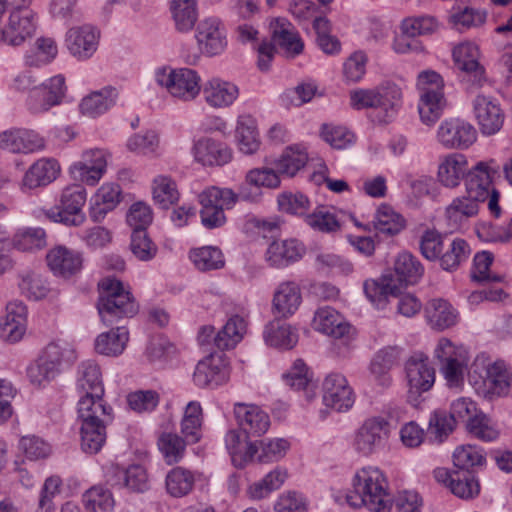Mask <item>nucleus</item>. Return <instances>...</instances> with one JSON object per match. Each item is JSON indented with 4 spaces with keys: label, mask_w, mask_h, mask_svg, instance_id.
<instances>
[{
    "label": "nucleus",
    "mask_w": 512,
    "mask_h": 512,
    "mask_svg": "<svg viewBox=\"0 0 512 512\" xmlns=\"http://www.w3.org/2000/svg\"><path fill=\"white\" fill-rule=\"evenodd\" d=\"M32 0H0V19L7 20L0 26V39L9 46H20L35 35L38 15L31 8Z\"/></svg>",
    "instance_id": "f03ea898"
},
{
    "label": "nucleus",
    "mask_w": 512,
    "mask_h": 512,
    "mask_svg": "<svg viewBox=\"0 0 512 512\" xmlns=\"http://www.w3.org/2000/svg\"><path fill=\"white\" fill-rule=\"evenodd\" d=\"M246 329L247 322L243 317L239 315L232 316L215 335V346L220 350L234 348L243 339Z\"/></svg>",
    "instance_id": "c03bdc74"
},
{
    "label": "nucleus",
    "mask_w": 512,
    "mask_h": 512,
    "mask_svg": "<svg viewBox=\"0 0 512 512\" xmlns=\"http://www.w3.org/2000/svg\"><path fill=\"white\" fill-rule=\"evenodd\" d=\"M121 189L116 183H105L92 199L90 217L94 222L102 221L120 202Z\"/></svg>",
    "instance_id": "f704fd0d"
},
{
    "label": "nucleus",
    "mask_w": 512,
    "mask_h": 512,
    "mask_svg": "<svg viewBox=\"0 0 512 512\" xmlns=\"http://www.w3.org/2000/svg\"><path fill=\"white\" fill-rule=\"evenodd\" d=\"M424 267L416 256L410 252L400 253L394 262V275L392 276L399 290L408 285H414L422 278Z\"/></svg>",
    "instance_id": "72a5a7b5"
},
{
    "label": "nucleus",
    "mask_w": 512,
    "mask_h": 512,
    "mask_svg": "<svg viewBox=\"0 0 512 512\" xmlns=\"http://www.w3.org/2000/svg\"><path fill=\"white\" fill-rule=\"evenodd\" d=\"M471 249L466 240L454 239L439 258L440 266L446 271L456 270L463 262L467 261Z\"/></svg>",
    "instance_id": "6e6d98bb"
},
{
    "label": "nucleus",
    "mask_w": 512,
    "mask_h": 512,
    "mask_svg": "<svg viewBox=\"0 0 512 512\" xmlns=\"http://www.w3.org/2000/svg\"><path fill=\"white\" fill-rule=\"evenodd\" d=\"M495 170L486 162H478L465 175V191L485 202L493 190L492 178Z\"/></svg>",
    "instance_id": "2f4dec72"
},
{
    "label": "nucleus",
    "mask_w": 512,
    "mask_h": 512,
    "mask_svg": "<svg viewBox=\"0 0 512 512\" xmlns=\"http://www.w3.org/2000/svg\"><path fill=\"white\" fill-rule=\"evenodd\" d=\"M194 482V476L190 471L176 467L166 476V489L171 496L182 497L192 490Z\"/></svg>",
    "instance_id": "680f3d73"
},
{
    "label": "nucleus",
    "mask_w": 512,
    "mask_h": 512,
    "mask_svg": "<svg viewBox=\"0 0 512 512\" xmlns=\"http://www.w3.org/2000/svg\"><path fill=\"white\" fill-rule=\"evenodd\" d=\"M304 253V246L296 239L273 241L267 248L265 259L270 266L283 268L300 260Z\"/></svg>",
    "instance_id": "c756f323"
},
{
    "label": "nucleus",
    "mask_w": 512,
    "mask_h": 512,
    "mask_svg": "<svg viewBox=\"0 0 512 512\" xmlns=\"http://www.w3.org/2000/svg\"><path fill=\"white\" fill-rule=\"evenodd\" d=\"M98 286L97 310L104 325H117L122 319L133 317L138 312V304L121 281L105 277Z\"/></svg>",
    "instance_id": "7ed1b4c3"
},
{
    "label": "nucleus",
    "mask_w": 512,
    "mask_h": 512,
    "mask_svg": "<svg viewBox=\"0 0 512 512\" xmlns=\"http://www.w3.org/2000/svg\"><path fill=\"white\" fill-rule=\"evenodd\" d=\"M225 445L231 456L232 463L237 468L244 467L248 462L255 459L258 453L256 443H242L241 434L236 430H230L225 436Z\"/></svg>",
    "instance_id": "79ce46f5"
},
{
    "label": "nucleus",
    "mask_w": 512,
    "mask_h": 512,
    "mask_svg": "<svg viewBox=\"0 0 512 512\" xmlns=\"http://www.w3.org/2000/svg\"><path fill=\"white\" fill-rule=\"evenodd\" d=\"M281 318L270 321L264 329L265 343L278 349H291L298 342V334L290 324L281 322Z\"/></svg>",
    "instance_id": "e433bc0d"
},
{
    "label": "nucleus",
    "mask_w": 512,
    "mask_h": 512,
    "mask_svg": "<svg viewBox=\"0 0 512 512\" xmlns=\"http://www.w3.org/2000/svg\"><path fill=\"white\" fill-rule=\"evenodd\" d=\"M473 113L483 135L498 133L505 120V114L499 101L491 96L478 93L472 101Z\"/></svg>",
    "instance_id": "4468645a"
},
{
    "label": "nucleus",
    "mask_w": 512,
    "mask_h": 512,
    "mask_svg": "<svg viewBox=\"0 0 512 512\" xmlns=\"http://www.w3.org/2000/svg\"><path fill=\"white\" fill-rule=\"evenodd\" d=\"M380 120L390 121L398 112L402 104V92L400 87L394 83H384L377 87Z\"/></svg>",
    "instance_id": "ea45409f"
},
{
    "label": "nucleus",
    "mask_w": 512,
    "mask_h": 512,
    "mask_svg": "<svg viewBox=\"0 0 512 512\" xmlns=\"http://www.w3.org/2000/svg\"><path fill=\"white\" fill-rule=\"evenodd\" d=\"M107 477L111 486L129 492L144 493L150 488L148 472L142 465L134 464L126 469L113 467Z\"/></svg>",
    "instance_id": "4be33fe9"
},
{
    "label": "nucleus",
    "mask_w": 512,
    "mask_h": 512,
    "mask_svg": "<svg viewBox=\"0 0 512 512\" xmlns=\"http://www.w3.org/2000/svg\"><path fill=\"white\" fill-rule=\"evenodd\" d=\"M19 287L22 294L31 300L43 299L50 292V287L46 279L35 272L23 274Z\"/></svg>",
    "instance_id": "69168bd1"
},
{
    "label": "nucleus",
    "mask_w": 512,
    "mask_h": 512,
    "mask_svg": "<svg viewBox=\"0 0 512 512\" xmlns=\"http://www.w3.org/2000/svg\"><path fill=\"white\" fill-rule=\"evenodd\" d=\"M41 357L59 372L62 365H70L77 359V353L72 344L67 341L58 340L49 343Z\"/></svg>",
    "instance_id": "de8ad7c7"
},
{
    "label": "nucleus",
    "mask_w": 512,
    "mask_h": 512,
    "mask_svg": "<svg viewBox=\"0 0 512 512\" xmlns=\"http://www.w3.org/2000/svg\"><path fill=\"white\" fill-rule=\"evenodd\" d=\"M377 234L396 235L405 226L404 219L397 214L390 206H380L372 221Z\"/></svg>",
    "instance_id": "09e8293b"
},
{
    "label": "nucleus",
    "mask_w": 512,
    "mask_h": 512,
    "mask_svg": "<svg viewBox=\"0 0 512 512\" xmlns=\"http://www.w3.org/2000/svg\"><path fill=\"white\" fill-rule=\"evenodd\" d=\"M425 317L433 329L444 330L454 326L458 321V312L444 299H432L425 308Z\"/></svg>",
    "instance_id": "c9c22d12"
},
{
    "label": "nucleus",
    "mask_w": 512,
    "mask_h": 512,
    "mask_svg": "<svg viewBox=\"0 0 512 512\" xmlns=\"http://www.w3.org/2000/svg\"><path fill=\"white\" fill-rule=\"evenodd\" d=\"M456 420L445 410H435L429 418L428 434L441 443L454 430Z\"/></svg>",
    "instance_id": "338daca9"
},
{
    "label": "nucleus",
    "mask_w": 512,
    "mask_h": 512,
    "mask_svg": "<svg viewBox=\"0 0 512 512\" xmlns=\"http://www.w3.org/2000/svg\"><path fill=\"white\" fill-rule=\"evenodd\" d=\"M181 433L188 444H195L202 437V408L199 402L187 404L181 420Z\"/></svg>",
    "instance_id": "a18cd8bd"
},
{
    "label": "nucleus",
    "mask_w": 512,
    "mask_h": 512,
    "mask_svg": "<svg viewBox=\"0 0 512 512\" xmlns=\"http://www.w3.org/2000/svg\"><path fill=\"white\" fill-rule=\"evenodd\" d=\"M157 444L166 463L172 465L178 463L184 457L188 443L186 439L175 433L165 432L159 436Z\"/></svg>",
    "instance_id": "bf43d9fd"
},
{
    "label": "nucleus",
    "mask_w": 512,
    "mask_h": 512,
    "mask_svg": "<svg viewBox=\"0 0 512 512\" xmlns=\"http://www.w3.org/2000/svg\"><path fill=\"white\" fill-rule=\"evenodd\" d=\"M312 327L314 330L334 339L351 340L355 334L353 327L336 309L325 306L316 310Z\"/></svg>",
    "instance_id": "a211bd4d"
},
{
    "label": "nucleus",
    "mask_w": 512,
    "mask_h": 512,
    "mask_svg": "<svg viewBox=\"0 0 512 512\" xmlns=\"http://www.w3.org/2000/svg\"><path fill=\"white\" fill-rule=\"evenodd\" d=\"M234 415L240 428L248 435L261 436L269 429L270 418L257 405L235 403Z\"/></svg>",
    "instance_id": "a878e982"
},
{
    "label": "nucleus",
    "mask_w": 512,
    "mask_h": 512,
    "mask_svg": "<svg viewBox=\"0 0 512 512\" xmlns=\"http://www.w3.org/2000/svg\"><path fill=\"white\" fill-rule=\"evenodd\" d=\"M272 37L286 57H295L304 49L303 40L295 27L286 19H276L272 24Z\"/></svg>",
    "instance_id": "7c9ffc66"
},
{
    "label": "nucleus",
    "mask_w": 512,
    "mask_h": 512,
    "mask_svg": "<svg viewBox=\"0 0 512 512\" xmlns=\"http://www.w3.org/2000/svg\"><path fill=\"white\" fill-rule=\"evenodd\" d=\"M76 391L79 396L78 409L95 408V406H109L104 400V385L99 365L87 360L78 367Z\"/></svg>",
    "instance_id": "0eeeda50"
},
{
    "label": "nucleus",
    "mask_w": 512,
    "mask_h": 512,
    "mask_svg": "<svg viewBox=\"0 0 512 512\" xmlns=\"http://www.w3.org/2000/svg\"><path fill=\"white\" fill-rule=\"evenodd\" d=\"M236 138L238 147L245 154H253L260 147L258 132L250 116H241L237 121Z\"/></svg>",
    "instance_id": "8fccbe9b"
},
{
    "label": "nucleus",
    "mask_w": 512,
    "mask_h": 512,
    "mask_svg": "<svg viewBox=\"0 0 512 512\" xmlns=\"http://www.w3.org/2000/svg\"><path fill=\"white\" fill-rule=\"evenodd\" d=\"M156 82L174 98L182 101L194 100L201 91V78L191 68L164 67L156 71Z\"/></svg>",
    "instance_id": "39448f33"
},
{
    "label": "nucleus",
    "mask_w": 512,
    "mask_h": 512,
    "mask_svg": "<svg viewBox=\"0 0 512 512\" xmlns=\"http://www.w3.org/2000/svg\"><path fill=\"white\" fill-rule=\"evenodd\" d=\"M468 171V161L465 155L450 153L440 158L437 179L446 188H456L460 185Z\"/></svg>",
    "instance_id": "c85d7f7f"
},
{
    "label": "nucleus",
    "mask_w": 512,
    "mask_h": 512,
    "mask_svg": "<svg viewBox=\"0 0 512 512\" xmlns=\"http://www.w3.org/2000/svg\"><path fill=\"white\" fill-rule=\"evenodd\" d=\"M259 195L252 194L247 191L245 186L239 188V192L235 193L230 188H219L211 186L206 188L198 195L201 209L206 208H232L239 199L246 201H255Z\"/></svg>",
    "instance_id": "5701e85b"
},
{
    "label": "nucleus",
    "mask_w": 512,
    "mask_h": 512,
    "mask_svg": "<svg viewBox=\"0 0 512 512\" xmlns=\"http://www.w3.org/2000/svg\"><path fill=\"white\" fill-rule=\"evenodd\" d=\"M366 297L377 305L384 303L389 295H397L399 287L391 276H384L381 282L366 280L363 285Z\"/></svg>",
    "instance_id": "052dcab7"
},
{
    "label": "nucleus",
    "mask_w": 512,
    "mask_h": 512,
    "mask_svg": "<svg viewBox=\"0 0 512 512\" xmlns=\"http://www.w3.org/2000/svg\"><path fill=\"white\" fill-rule=\"evenodd\" d=\"M65 78L56 75L40 86L33 87L28 95L27 106L33 113H43L59 105L65 96Z\"/></svg>",
    "instance_id": "dca6fc26"
},
{
    "label": "nucleus",
    "mask_w": 512,
    "mask_h": 512,
    "mask_svg": "<svg viewBox=\"0 0 512 512\" xmlns=\"http://www.w3.org/2000/svg\"><path fill=\"white\" fill-rule=\"evenodd\" d=\"M189 258L200 271L221 269L225 265L223 253L218 247L204 246L190 251Z\"/></svg>",
    "instance_id": "603ef678"
},
{
    "label": "nucleus",
    "mask_w": 512,
    "mask_h": 512,
    "mask_svg": "<svg viewBox=\"0 0 512 512\" xmlns=\"http://www.w3.org/2000/svg\"><path fill=\"white\" fill-rule=\"evenodd\" d=\"M43 148V138L33 130L12 129L0 134V149L12 153H32Z\"/></svg>",
    "instance_id": "bb28decb"
},
{
    "label": "nucleus",
    "mask_w": 512,
    "mask_h": 512,
    "mask_svg": "<svg viewBox=\"0 0 512 512\" xmlns=\"http://www.w3.org/2000/svg\"><path fill=\"white\" fill-rule=\"evenodd\" d=\"M170 12L177 32L186 34L194 29L199 16L196 0H171Z\"/></svg>",
    "instance_id": "58836bf2"
},
{
    "label": "nucleus",
    "mask_w": 512,
    "mask_h": 512,
    "mask_svg": "<svg viewBox=\"0 0 512 512\" xmlns=\"http://www.w3.org/2000/svg\"><path fill=\"white\" fill-rule=\"evenodd\" d=\"M193 155L204 166L224 165L231 160L230 149L211 138H202L195 142Z\"/></svg>",
    "instance_id": "473e14b6"
},
{
    "label": "nucleus",
    "mask_w": 512,
    "mask_h": 512,
    "mask_svg": "<svg viewBox=\"0 0 512 512\" xmlns=\"http://www.w3.org/2000/svg\"><path fill=\"white\" fill-rule=\"evenodd\" d=\"M110 154L99 148L83 151L80 160L70 167V173L74 180L89 186H95L106 172Z\"/></svg>",
    "instance_id": "f8f14e48"
},
{
    "label": "nucleus",
    "mask_w": 512,
    "mask_h": 512,
    "mask_svg": "<svg viewBox=\"0 0 512 512\" xmlns=\"http://www.w3.org/2000/svg\"><path fill=\"white\" fill-rule=\"evenodd\" d=\"M100 33L91 25L70 28L66 33V47L79 60L92 57L99 44Z\"/></svg>",
    "instance_id": "412c9836"
},
{
    "label": "nucleus",
    "mask_w": 512,
    "mask_h": 512,
    "mask_svg": "<svg viewBox=\"0 0 512 512\" xmlns=\"http://www.w3.org/2000/svg\"><path fill=\"white\" fill-rule=\"evenodd\" d=\"M87 192L80 184L66 187L61 194L59 203L50 210L49 217L67 226H79L85 220L82 207L86 203Z\"/></svg>",
    "instance_id": "1a4fd4ad"
},
{
    "label": "nucleus",
    "mask_w": 512,
    "mask_h": 512,
    "mask_svg": "<svg viewBox=\"0 0 512 512\" xmlns=\"http://www.w3.org/2000/svg\"><path fill=\"white\" fill-rule=\"evenodd\" d=\"M116 97V89L104 88L83 98L80 103V110L84 115L96 117L112 107L115 103Z\"/></svg>",
    "instance_id": "49530a36"
},
{
    "label": "nucleus",
    "mask_w": 512,
    "mask_h": 512,
    "mask_svg": "<svg viewBox=\"0 0 512 512\" xmlns=\"http://www.w3.org/2000/svg\"><path fill=\"white\" fill-rule=\"evenodd\" d=\"M202 93L207 105L221 109L235 102L239 96V88L230 81L213 77L204 83Z\"/></svg>",
    "instance_id": "cd10ccee"
},
{
    "label": "nucleus",
    "mask_w": 512,
    "mask_h": 512,
    "mask_svg": "<svg viewBox=\"0 0 512 512\" xmlns=\"http://www.w3.org/2000/svg\"><path fill=\"white\" fill-rule=\"evenodd\" d=\"M307 161L308 155L305 150L298 147H288L274 162V165L280 175L293 177L304 168Z\"/></svg>",
    "instance_id": "3c124183"
},
{
    "label": "nucleus",
    "mask_w": 512,
    "mask_h": 512,
    "mask_svg": "<svg viewBox=\"0 0 512 512\" xmlns=\"http://www.w3.org/2000/svg\"><path fill=\"white\" fill-rule=\"evenodd\" d=\"M405 377L408 386V398L417 401L418 397L429 391L435 383V369L429 357L415 353L405 362Z\"/></svg>",
    "instance_id": "9d476101"
},
{
    "label": "nucleus",
    "mask_w": 512,
    "mask_h": 512,
    "mask_svg": "<svg viewBox=\"0 0 512 512\" xmlns=\"http://www.w3.org/2000/svg\"><path fill=\"white\" fill-rule=\"evenodd\" d=\"M349 493L345 502L353 507H367L373 512H389L392 498L385 474L377 467L366 466L358 469L352 477Z\"/></svg>",
    "instance_id": "f257e3e1"
},
{
    "label": "nucleus",
    "mask_w": 512,
    "mask_h": 512,
    "mask_svg": "<svg viewBox=\"0 0 512 512\" xmlns=\"http://www.w3.org/2000/svg\"><path fill=\"white\" fill-rule=\"evenodd\" d=\"M283 378L290 387L296 390H305L308 399L312 397L310 395L311 388L314 387L312 374L303 360L297 359L291 368L283 375Z\"/></svg>",
    "instance_id": "e2e57ef3"
},
{
    "label": "nucleus",
    "mask_w": 512,
    "mask_h": 512,
    "mask_svg": "<svg viewBox=\"0 0 512 512\" xmlns=\"http://www.w3.org/2000/svg\"><path fill=\"white\" fill-rule=\"evenodd\" d=\"M60 168L54 159H40L25 173L23 185L29 189L45 186L54 181Z\"/></svg>",
    "instance_id": "a19ab883"
},
{
    "label": "nucleus",
    "mask_w": 512,
    "mask_h": 512,
    "mask_svg": "<svg viewBox=\"0 0 512 512\" xmlns=\"http://www.w3.org/2000/svg\"><path fill=\"white\" fill-rule=\"evenodd\" d=\"M81 420L80 446L86 454H97L107 439L106 427L112 423L114 415L111 406H95V408L77 409Z\"/></svg>",
    "instance_id": "20e7f679"
},
{
    "label": "nucleus",
    "mask_w": 512,
    "mask_h": 512,
    "mask_svg": "<svg viewBox=\"0 0 512 512\" xmlns=\"http://www.w3.org/2000/svg\"><path fill=\"white\" fill-rule=\"evenodd\" d=\"M228 379V364L224 355L220 353H210L200 360L193 374V381L200 388L218 387Z\"/></svg>",
    "instance_id": "6ab92c4d"
},
{
    "label": "nucleus",
    "mask_w": 512,
    "mask_h": 512,
    "mask_svg": "<svg viewBox=\"0 0 512 512\" xmlns=\"http://www.w3.org/2000/svg\"><path fill=\"white\" fill-rule=\"evenodd\" d=\"M453 462L457 471H473L476 467H482L486 463L485 453L476 445H462L455 449Z\"/></svg>",
    "instance_id": "5fc2aeb1"
},
{
    "label": "nucleus",
    "mask_w": 512,
    "mask_h": 512,
    "mask_svg": "<svg viewBox=\"0 0 512 512\" xmlns=\"http://www.w3.org/2000/svg\"><path fill=\"white\" fill-rule=\"evenodd\" d=\"M128 340V330L123 326H117L97 336L95 350L105 356H118L123 353Z\"/></svg>",
    "instance_id": "37998d69"
},
{
    "label": "nucleus",
    "mask_w": 512,
    "mask_h": 512,
    "mask_svg": "<svg viewBox=\"0 0 512 512\" xmlns=\"http://www.w3.org/2000/svg\"><path fill=\"white\" fill-rule=\"evenodd\" d=\"M302 302L299 285L294 281H283L275 288L272 298V313L276 318L287 319L298 310Z\"/></svg>",
    "instance_id": "393cba45"
},
{
    "label": "nucleus",
    "mask_w": 512,
    "mask_h": 512,
    "mask_svg": "<svg viewBox=\"0 0 512 512\" xmlns=\"http://www.w3.org/2000/svg\"><path fill=\"white\" fill-rule=\"evenodd\" d=\"M152 195L155 204L162 209H167L179 198V192L175 181L164 175L154 178L152 183Z\"/></svg>",
    "instance_id": "4d7b16f0"
},
{
    "label": "nucleus",
    "mask_w": 512,
    "mask_h": 512,
    "mask_svg": "<svg viewBox=\"0 0 512 512\" xmlns=\"http://www.w3.org/2000/svg\"><path fill=\"white\" fill-rule=\"evenodd\" d=\"M435 357L440 362V371L450 388H460L467 372L469 355L463 346H456L442 338L435 349Z\"/></svg>",
    "instance_id": "423d86ee"
},
{
    "label": "nucleus",
    "mask_w": 512,
    "mask_h": 512,
    "mask_svg": "<svg viewBox=\"0 0 512 512\" xmlns=\"http://www.w3.org/2000/svg\"><path fill=\"white\" fill-rule=\"evenodd\" d=\"M400 349L396 346H388L380 349L373 357L370 364V372L375 381L387 387L391 383L389 371L398 362Z\"/></svg>",
    "instance_id": "4c0bfd02"
},
{
    "label": "nucleus",
    "mask_w": 512,
    "mask_h": 512,
    "mask_svg": "<svg viewBox=\"0 0 512 512\" xmlns=\"http://www.w3.org/2000/svg\"><path fill=\"white\" fill-rule=\"evenodd\" d=\"M482 203L484 202L466 191L463 195L455 197L444 212L448 229L453 232L465 226L469 219L478 215Z\"/></svg>",
    "instance_id": "aec40b11"
},
{
    "label": "nucleus",
    "mask_w": 512,
    "mask_h": 512,
    "mask_svg": "<svg viewBox=\"0 0 512 512\" xmlns=\"http://www.w3.org/2000/svg\"><path fill=\"white\" fill-rule=\"evenodd\" d=\"M444 104L443 92L429 90L421 93L418 105L421 121L426 125L434 124L441 116Z\"/></svg>",
    "instance_id": "864d4df0"
},
{
    "label": "nucleus",
    "mask_w": 512,
    "mask_h": 512,
    "mask_svg": "<svg viewBox=\"0 0 512 512\" xmlns=\"http://www.w3.org/2000/svg\"><path fill=\"white\" fill-rule=\"evenodd\" d=\"M509 380L510 377L504 365L495 362L487 367L483 384L488 394L501 396L507 392L510 385Z\"/></svg>",
    "instance_id": "13d9d810"
},
{
    "label": "nucleus",
    "mask_w": 512,
    "mask_h": 512,
    "mask_svg": "<svg viewBox=\"0 0 512 512\" xmlns=\"http://www.w3.org/2000/svg\"><path fill=\"white\" fill-rule=\"evenodd\" d=\"M476 139L474 126L459 118L444 120L437 130V140L447 149H467Z\"/></svg>",
    "instance_id": "f3484780"
},
{
    "label": "nucleus",
    "mask_w": 512,
    "mask_h": 512,
    "mask_svg": "<svg viewBox=\"0 0 512 512\" xmlns=\"http://www.w3.org/2000/svg\"><path fill=\"white\" fill-rule=\"evenodd\" d=\"M195 39L202 54L213 57L227 47V32L222 21L214 16L202 19L195 31Z\"/></svg>",
    "instance_id": "ddd939ff"
},
{
    "label": "nucleus",
    "mask_w": 512,
    "mask_h": 512,
    "mask_svg": "<svg viewBox=\"0 0 512 512\" xmlns=\"http://www.w3.org/2000/svg\"><path fill=\"white\" fill-rule=\"evenodd\" d=\"M390 422L383 416L366 418L353 437L354 450L363 456H369L382 449L390 436Z\"/></svg>",
    "instance_id": "6e6552de"
},
{
    "label": "nucleus",
    "mask_w": 512,
    "mask_h": 512,
    "mask_svg": "<svg viewBox=\"0 0 512 512\" xmlns=\"http://www.w3.org/2000/svg\"><path fill=\"white\" fill-rule=\"evenodd\" d=\"M47 264L55 276L64 279L78 274L83 266L82 254L65 246L51 249L46 256Z\"/></svg>",
    "instance_id": "b1692460"
},
{
    "label": "nucleus",
    "mask_w": 512,
    "mask_h": 512,
    "mask_svg": "<svg viewBox=\"0 0 512 512\" xmlns=\"http://www.w3.org/2000/svg\"><path fill=\"white\" fill-rule=\"evenodd\" d=\"M323 403L337 412H346L355 402V394L346 377L340 373L328 374L322 384Z\"/></svg>",
    "instance_id": "2eb2a0df"
},
{
    "label": "nucleus",
    "mask_w": 512,
    "mask_h": 512,
    "mask_svg": "<svg viewBox=\"0 0 512 512\" xmlns=\"http://www.w3.org/2000/svg\"><path fill=\"white\" fill-rule=\"evenodd\" d=\"M83 503L92 512H107L114 506V500L109 490L95 486L83 494Z\"/></svg>",
    "instance_id": "774afa93"
},
{
    "label": "nucleus",
    "mask_w": 512,
    "mask_h": 512,
    "mask_svg": "<svg viewBox=\"0 0 512 512\" xmlns=\"http://www.w3.org/2000/svg\"><path fill=\"white\" fill-rule=\"evenodd\" d=\"M453 59L459 70L464 72L462 81L467 90L483 87L487 82L484 67L479 63L478 47L471 42H464L453 49Z\"/></svg>",
    "instance_id": "9b49d317"
},
{
    "label": "nucleus",
    "mask_w": 512,
    "mask_h": 512,
    "mask_svg": "<svg viewBox=\"0 0 512 512\" xmlns=\"http://www.w3.org/2000/svg\"><path fill=\"white\" fill-rule=\"evenodd\" d=\"M451 492L459 498L471 499L480 492V484L473 471H456Z\"/></svg>",
    "instance_id": "0e129e2a"
}]
</instances>
